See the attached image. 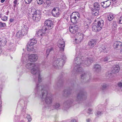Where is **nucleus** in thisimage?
Listing matches in <instances>:
<instances>
[{"label": "nucleus", "instance_id": "c756f323", "mask_svg": "<svg viewBox=\"0 0 122 122\" xmlns=\"http://www.w3.org/2000/svg\"><path fill=\"white\" fill-rule=\"evenodd\" d=\"M53 49L52 47H50L48 48L46 50V56L47 57L48 56L49 53L50 52H51V51H52Z\"/></svg>", "mask_w": 122, "mask_h": 122}, {"label": "nucleus", "instance_id": "cd10ccee", "mask_svg": "<svg viewBox=\"0 0 122 122\" xmlns=\"http://www.w3.org/2000/svg\"><path fill=\"white\" fill-rule=\"evenodd\" d=\"M36 43V40L34 39H31L30 40V42L29 43H30L31 45L33 46Z\"/></svg>", "mask_w": 122, "mask_h": 122}, {"label": "nucleus", "instance_id": "bb28decb", "mask_svg": "<svg viewBox=\"0 0 122 122\" xmlns=\"http://www.w3.org/2000/svg\"><path fill=\"white\" fill-rule=\"evenodd\" d=\"M24 34H23L22 32L20 30L17 33L16 36L18 38H20L22 36L25 35Z\"/></svg>", "mask_w": 122, "mask_h": 122}, {"label": "nucleus", "instance_id": "9b49d317", "mask_svg": "<svg viewBox=\"0 0 122 122\" xmlns=\"http://www.w3.org/2000/svg\"><path fill=\"white\" fill-rule=\"evenodd\" d=\"M45 26H46V28H48L47 31H48L49 30L51 29L53 27V23L52 21L49 20H46L45 22Z\"/></svg>", "mask_w": 122, "mask_h": 122}, {"label": "nucleus", "instance_id": "b1692460", "mask_svg": "<svg viewBox=\"0 0 122 122\" xmlns=\"http://www.w3.org/2000/svg\"><path fill=\"white\" fill-rule=\"evenodd\" d=\"M92 60L91 58L87 59V60H86L85 61V63L87 66H88L92 62Z\"/></svg>", "mask_w": 122, "mask_h": 122}, {"label": "nucleus", "instance_id": "2f4dec72", "mask_svg": "<svg viewBox=\"0 0 122 122\" xmlns=\"http://www.w3.org/2000/svg\"><path fill=\"white\" fill-rule=\"evenodd\" d=\"M109 59L108 57H105L102 59V61L105 62L108 61Z\"/></svg>", "mask_w": 122, "mask_h": 122}, {"label": "nucleus", "instance_id": "dca6fc26", "mask_svg": "<svg viewBox=\"0 0 122 122\" xmlns=\"http://www.w3.org/2000/svg\"><path fill=\"white\" fill-rule=\"evenodd\" d=\"M60 11L58 8H54L52 11V15L54 17H57L60 14Z\"/></svg>", "mask_w": 122, "mask_h": 122}, {"label": "nucleus", "instance_id": "f704fd0d", "mask_svg": "<svg viewBox=\"0 0 122 122\" xmlns=\"http://www.w3.org/2000/svg\"><path fill=\"white\" fill-rule=\"evenodd\" d=\"M101 89L102 90L106 89L107 87V85L106 84H104L102 85Z\"/></svg>", "mask_w": 122, "mask_h": 122}, {"label": "nucleus", "instance_id": "4d7b16f0", "mask_svg": "<svg viewBox=\"0 0 122 122\" xmlns=\"http://www.w3.org/2000/svg\"><path fill=\"white\" fill-rule=\"evenodd\" d=\"M70 122H76V121L75 120H73L71 121Z\"/></svg>", "mask_w": 122, "mask_h": 122}, {"label": "nucleus", "instance_id": "3c124183", "mask_svg": "<svg viewBox=\"0 0 122 122\" xmlns=\"http://www.w3.org/2000/svg\"><path fill=\"white\" fill-rule=\"evenodd\" d=\"M86 121L87 122H90L91 121V119H87L86 120Z\"/></svg>", "mask_w": 122, "mask_h": 122}, {"label": "nucleus", "instance_id": "ea45409f", "mask_svg": "<svg viewBox=\"0 0 122 122\" xmlns=\"http://www.w3.org/2000/svg\"><path fill=\"white\" fill-rule=\"evenodd\" d=\"M104 53H106L107 52V48H105L103 46L102 48Z\"/></svg>", "mask_w": 122, "mask_h": 122}, {"label": "nucleus", "instance_id": "393cba45", "mask_svg": "<svg viewBox=\"0 0 122 122\" xmlns=\"http://www.w3.org/2000/svg\"><path fill=\"white\" fill-rule=\"evenodd\" d=\"M97 9H93L92 10V14L95 16L97 15L99 13V12Z\"/></svg>", "mask_w": 122, "mask_h": 122}, {"label": "nucleus", "instance_id": "052dcab7", "mask_svg": "<svg viewBox=\"0 0 122 122\" xmlns=\"http://www.w3.org/2000/svg\"><path fill=\"white\" fill-rule=\"evenodd\" d=\"M113 1H115L116 0H112Z\"/></svg>", "mask_w": 122, "mask_h": 122}, {"label": "nucleus", "instance_id": "c03bdc74", "mask_svg": "<svg viewBox=\"0 0 122 122\" xmlns=\"http://www.w3.org/2000/svg\"><path fill=\"white\" fill-rule=\"evenodd\" d=\"M101 114V112L97 111L96 112L95 114L96 115H100Z\"/></svg>", "mask_w": 122, "mask_h": 122}, {"label": "nucleus", "instance_id": "a211bd4d", "mask_svg": "<svg viewBox=\"0 0 122 122\" xmlns=\"http://www.w3.org/2000/svg\"><path fill=\"white\" fill-rule=\"evenodd\" d=\"M114 46L117 49H119L122 46V43L119 41H116L114 44Z\"/></svg>", "mask_w": 122, "mask_h": 122}, {"label": "nucleus", "instance_id": "20e7f679", "mask_svg": "<svg viewBox=\"0 0 122 122\" xmlns=\"http://www.w3.org/2000/svg\"><path fill=\"white\" fill-rule=\"evenodd\" d=\"M27 57L28 60H27L26 57H23L22 59V62L24 63V61L25 62L29 61L34 62L36 61L38 59V56L37 54H32L28 56Z\"/></svg>", "mask_w": 122, "mask_h": 122}, {"label": "nucleus", "instance_id": "5fc2aeb1", "mask_svg": "<svg viewBox=\"0 0 122 122\" xmlns=\"http://www.w3.org/2000/svg\"><path fill=\"white\" fill-rule=\"evenodd\" d=\"M86 60H85V61H83L82 62H83V61H84V63H82V64H83V65H84V66H85V64L86 65V64L85 63V61H86Z\"/></svg>", "mask_w": 122, "mask_h": 122}, {"label": "nucleus", "instance_id": "9d476101", "mask_svg": "<svg viewBox=\"0 0 122 122\" xmlns=\"http://www.w3.org/2000/svg\"><path fill=\"white\" fill-rule=\"evenodd\" d=\"M57 45L61 51H64L65 46V42L63 39H61L59 40L57 43Z\"/></svg>", "mask_w": 122, "mask_h": 122}, {"label": "nucleus", "instance_id": "412c9836", "mask_svg": "<svg viewBox=\"0 0 122 122\" xmlns=\"http://www.w3.org/2000/svg\"><path fill=\"white\" fill-rule=\"evenodd\" d=\"M94 69L96 71L98 72L101 70V67L98 64L95 65L94 66Z\"/></svg>", "mask_w": 122, "mask_h": 122}, {"label": "nucleus", "instance_id": "13d9d810", "mask_svg": "<svg viewBox=\"0 0 122 122\" xmlns=\"http://www.w3.org/2000/svg\"><path fill=\"white\" fill-rule=\"evenodd\" d=\"M5 0H1V2L2 3H3Z\"/></svg>", "mask_w": 122, "mask_h": 122}, {"label": "nucleus", "instance_id": "6e6d98bb", "mask_svg": "<svg viewBox=\"0 0 122 122\" xmlns=\"http://www.w3.org/2000/svg\"><path fill=\"white\" fill-rule=\"evenodd\" d=\"M13 20H14L12 19H10V22H12L13 21Z\"/></svg>", "mask_w": 122, "mask_h": 122}, {"label": "nucleus", "instance_id": "e433bc0d", "mask_svg": "<svg viewBox=\"0 0 122 122\" xmlns=\"http://www.w3.org/2000/svg\"><path fill=\"white\" fill-rule=\"evenodd\" d=\"M54 106L56 109L58 108L60 106V104L58 103H56L54 105Z\"/></svg>", "mask_w": 122, "mask_h": 122}, {"label": "nucleus", "instance_id": "de8ad7c7", "mask_svg": "<svg viewBox=\"0 0 122 122\" xmlns=\"http://www.w3.org/2000/svg\"><path fill=\"white\" fill-rule=\"evenodd\" d=\"M17 3V0H15L14 2V5H13L14 7H15L16 6Z\"/></svg>", "mask_w": 122, "mask_h": 122}, {"label": "nucleus", "instance_id": "4468645a", "mask_svg": "<svg viewBox=\"0 0 122 122\" xmlns=\"http://www.w3.org/2000/svg\"><path fill=\"white\" fill-rule=\"evenodd\" d=\"M79 28L77 25H75L70 26L69 30L70 32L72 33H75L77 31Z\"/></svg>", "mask_w": 122, "mask_h": 122}, {"label": "nucleus", "instance_id": "f8f14e48", "mask_svg": "<svg viewBox=\"0 0 122 122\" xmlns=\"http://www.w3.org/2000/svg\"><path fill=\"white\" fill-rule=\"evenodd\" d=\"M83 35L82 34L79 33L76 35V38L75 39V40L76 41V42L77 43L80 42L83 40Z\"/></svg>", "mask_w": 122, "mask_h": 122}, {"label": "nucleus", "instance_id": "f3484780", "mask_svg": "<svg viewBox=\"0 0 122 122\" xmlns=\"http://www.w3.org/2000/svg\"><path fill=\"white\" fill-rule=\"evenodd\" d=\"M119 66L117 65L114 66L112 69L111 71L112 73H118L119 71Z\"/></svg>", "mask_w": 122, "mask_h": 122}, {"label": "nucleus", "instance_id": "1a4fd4ad", "mask_svg": "<svg viewBox=\"0 0 122 122\" xmlns=\"http://www.w3.org/2000/svg\"><path fill=\"white\" fill-rule=\"evenodd\" d=\"M47 30V28H45L44 30H38L36 33V35L38 37L41 38L46 33L48 32V31H46Z\"/></svg>", "mask_w": 122, "mask_h": 122}, {"label": "nucleus", "instance_id": "49530a36", "mask_svg": "<svg viewBox=\"0 0 122 122\" xmlns=\"http://www.w3.org/2000/svg\"><path fill=\"white\" fill-rule=\"evenodd\" d=\"M92 109L91 108H89L88 109L87 112L88 113H90L92 111Z\"/></svg>", "mask_w": 122, "mask_h": 122}, {"label": "nucleus", "instance_id": "f257e3e1", "mask_svg": "<svg viewBox=\"0 0 122 122\" xmlns=\"http://www.w3.org/2000/svg\"><path fill=\"white\" fill-rule=\"evenodd\" d=\"M40 89L42 93L41 98L42 101H45L46 103L47 104H51L52 100V97L48 93L47 91L46 90L45 88L43 86H42L40 84H38L37 85L36 90V92H38L39 91Z\"/></svg>", "mask_w": 122, "mask_h": 122}, {"label": "nucleus", "instance_id": "37998d69", "mask_svg": "<svg viewBox=\"0 0 122 122\" xmlns=\"http://www.w3.org/2000/svg\"><path fill=\"white\" fill-rule=\"evenodd\" d=\"M32 0H25V3L27 4L30 3L31 1Z\"/></svg>", "mask_w": 122, "mask_h": 122}, {"label": "nucleus", "instance_id": "72a5a7b5", "mask_svg": "<svg viewBox=\"0 0 122 122\" xmlns=\"http://www.w3.org/2000/svg\"><path fill=\"white\" fill-rule=\"evenodd\" d=\"M117 21L118 23L122 24V16L117 19Z\"/></svg>", "mask_w": 122, "mask_h": 122}, {"label": "nucleus", "instance_id": "a18cd8bd", "mask_svg": "<svg viewBox=\"0 0 122 122\" xmlns=\"http://www.w3.org/2000/svg\"><path fill=\"white\" fill-rule=\"evenodd\" d=\"M7 19V17L5 16L3 17L2 18V20L4 21L6 20Z\"/></svg>", "mask_w": 122, "mask_h": 122}, {"label": "nucleus", "instance_id": "6ab92c4d", "mask_svg": "<svg viewBox=\"0 0 122 122\" xmlns=\"http://www.w3.org/2000/svg\"><path fill=\"white\" fill-rule=\"evenodd\" d=\"M20 31H21L23 34L25 35L27 33L28 28L27 26L24 25L22 26L21 29Z\"/></svg>", "mask_w": 122, "mask_h": 122}, {"label": "nucleus", "instance_id": "6e6552de", "mask_svg": "<svg viewBox=\"0 0 122 122\" xmlns=\"http://www.w3.org/2000/svg\"><path fill=\"white\" fill-rule=\"evenodd\" d=\"M65 59H62L61 58L57 59L53 62V65L56 68L60 67H62L64 65V61Z\"/></svg>", "mask_w": 122, "mask_h": 122}, {"label": "nucleus", "instance_id": "2eb2a0df", "mask_svg": "<svg viewBox=\"0 0 122 122\" xmlns=\"http://www.w3.org/2000/svg\"><path fill=\"white\" fill-rule=\"evenodd\" d=\"M111 0H108L106 1L102 2L101 5L104 8H106L109 7L111 5Z\"/></svg>", "mask_w": 122, "mask_h": 122}, {"label": "nucleus", "instance_id": "79ce46f5", "mask_svg": "<svg viewBox=\"0 0 122 122\" xmlns=\"http://www.w3.org/2000/svg\"><path fill=\"white\" fill-rule=\"evenodd\" d=\"M5 24L4 23H2L1 22H0V28L5 26Z\"/></svg>", "mask_w": 122, "mask_h": 122}, {"label": "nucleus", "instance_id": "4c0bfd02", "mask_svg": "<svg viewBox=\"0 0 122 122\" xmlns=\"http://www.w3.org/2000/svg\"><path fill=\"white\" fill-rule=\"evenodd\" d=\"M117 86L121 88H122V80L121 82H119L117 83Z\"/></svg>", "mask_w": 122, "mask_h": 122}, {"label": "nucleus", "instance_id": "ddd939ff", "mask_svg": "<svg viewBox=\"0 0 122 122\" xmlns=\"http://www.w3.org/2000/svg\"><path fill=\"white\" fill-rule=\"evenodd\" d=\"M86 94L83 92H81L78 93L77 96L76 100L78 101H80L82 100L85 97Z\"/></svg>", "mask_w": 122, "mask_h": 122}, {"label": "nucleus", "instance_id": "09e8293b", "mask_svg": "<svg viewBox=\"0 0 122 122\" xmlns=\"http://www.w3.org/2000/svg\"><path fill=\"white\" fill-rule=\"evenodd\" d=\"M27 117L28 121L29 122H30L31 120V119L30 116L29 115H28Z\"/></svg>", "mask_w": 122, "mask_h": 122}, {"label": "nucleus", "instance_id": "4be33fe9", "mask_svg": "<svg viewBox=\"0 0 122 122\" xmlns=\"http://www.w3.org/2000/svg\"><path fill=\"white\" fill-rule=\"evenodd\" d=\"M34 47L33 45H31L29 43H28L27 46V49L28 51H32Z\"/></svg>", "mask_w": 122, "mask_h": 122}, {"label": "nucleus", "instance_id": "bf43d9fd", "mask_svg": "<svg viewBox=\"0 0 122 122\" xmlns=\"http://www.w3.org/2000/svg\"><path fill=\"white\" fill-rule=\"evenodd\" d=\"M120 51H121V53L122 52V49H121V50Z\"/></svg>", "mask_w": 122, "mask_h": 122}, {"label": "nucleus", "instance_id": "0eeeda50", "mask_svg": "<svg viewBox=\"0 0 122 122\" xmlns=\"http://www.w3.org/2000/svg\"><path fill=\"white\" fill-rule=\"evenodd\" d=\"M80 15L77 12H73L71 16V22L73 23H76L79 21Z\"/></svg>", "mask_w": 122, "mask_h": 122}, {"label": "nucleus", "instance_id": "7ed1b4c3", "mask_svg": "<svg viewBox=\"0 0 122 122\" xmlns=\"http://www.w3.org/2000/svg\"><path fill=\"white\" fill-rule=\"evenodd\" d=\"M27 62H25L24 61V63H27L25 65V67L27 69L31 70V73L33 75H35L36 73H38L39 72V68L35 64Z\"/></svg>", "mask_w": 122, "mask_h": 122}, {"label": "nucleus", "instance_id": "58836bf2", "mask_svg": "<svg viewBox=\"0 0 122 122\" xmlns=\"http://www.w3.org/2000/svg\"><path fill=\"white\" fill-rule=\"evenodd\" d=\"M38 4L41 5L43 2V0H37Z\"/></svg>", "mask_w": 122, "mask_h": 122}, {"label": "nucleus", "instance_id": "603ef678", "mask_svg": "<svg viewBox=\"0 0 122 122\" xmlns=\"http://www.w3.org/2000/svg\"><path fill=\"white\" fill-rule=\"evenodd\" d=\"M1 103V102H0V111L1 110L2 108Z\"/></svg>", "mask_w": 122, "mask_h": 122}, {"label": "nucleus", "instance_id": "5701e85b", "mask_svg": "<svg viewBox=\"0 0 122 122\" xmlns=\"http://www.w3.org/2000/svg\"><path fill=\"white\" fill-rule=\"evenodd\" d=\"M7 42L6 39L5 38H3L0 41V46H5Z\"/></svg>", "mask_w": 122, "mask_h": 122}, {"label": "nucleus", "instance_id": "c9c22d12", "mask_svg": "<svg viewBox=\"0 0 122 122\" xmlns=\"http://www.w3.org/2000/svg\"><path fill=\"white\" fill-rule=\"evenodd\" d=\"M87 75L85 73H83L81 75V79L83 80L84 79L86 78L87 77Z\"/></svg>", "mask_w": 122, "mask_h": 122}, {"label": "nucleus", "instance_id": "473e14b6", "mask_svg": "<svg viewBox=\"0 0 122 122\" xmlns=\"http://www.w3.org/2000/svg\"><path fill=\"white\" fill-rule=\"evenodd\" d=\"M40 71L39 70V73H36V74H36H37L38 75V81L39 82H41L42 81V78L41 77V76L40 75Z\"/></svg>", "mask_w": 122, "mask_h": 122}, {"label": "nucleus", "instance_id": "7c9ffc66", "mask_svg": "<svg viewBox=\"0 0 122 122\" xmlns=\"http://www.w3.org/2000/svg\"><path fill=\"white\" fill-rule=\"evenodd\" d=\"M117 25L116 21H114L113 22L112 28L113 30H115L116 29Z\"/></svg>", "mask_w": 122, "mask_h": 122}, {"label": "nucleus", "instance_id": "8fccbe9b", "mask_svg": "<svg viewBox=\"0 0 122 122\" xmlns=\"http://www.w3.org/2000/svg\"><path fill=\"white\" fill-rule=\"evenodd\" d=\"M119 57L120 59H122V52L121 53L120 52V53L119 54Z\"/></svg>", "mask_w": 122, "mask_h": 122}, {"label": "nucleus", "instance_id": "aec40b11", "mask_svg": "<svg viewBox=\"0 0 122 122\" xmlns=\"http://www.w3.org/2000/svg\"><path fill=\"white\" fill-rule=\"evenodd\" d=\"M96 43L97 42L95 40H92L88 43V44L90 48H92L94 46Z\"/></svg>", "mask_w": 122, "mask_h": 122}, {"label": "nucleus", "instance_id": "a19ab883", "mask_svg": "<svg viewBox=\"0 0 122 122\" xmlns=\"http://www.w3.org/2000/svg\"><path fill=\"white\" fill-rule=\"evenodd\" d=\"M84 25L85 28H87L89 27V25L86 22H85L84 23Z\"/></svg>", "mask_w": 122, "mask_h": 122}, {"label": "nucleus", "instance_id": "f03ea898", "mask_svg": "<svg viewBox=\"0 0 122 122\" xmlns=\"http://www.w3.org/2000/svg\"><path fill=\"white\" fill-rule=\"evenodd\" d=\"M40 11L32 7L31 8V12L28 15L30 18H32L33 20L36 21H39L40 20Z\"/></svg>", "mask_w": 122, "mask_h": 122}, {"label": "nucleus", "instance_id": "680f3d73", "mask_svg": "<svg viewBox=\"0 0 122 122\" xmlns=\"http://www.w3.org/2000/svg\"><path fill=\"white\" fill-rule=\"evenodd\" d=\"M48 5H50V4H48Z\"/></svg>", "mask_w": 122, "mask_h": 122}, {"label": "nucleus", "instance_id": "423d86ee", "mask_svg": "<svg viewBox=\"0 0 122 122\" xmlns=\"http://www.w3.org/2000/svg\"><path fill=\"white\" fill-rule=\"evenodd\" d=\"M104 25V22L101 20L97 22V24H95L93 25L92 26V29L94 31H97L100 30Z\"/></svg>", "mask_w": 122, "mask_h": 122}, {"label": "nucleus", "instance_id": "c85d7f7f", "mask_svg": "<svg viewBox=\"0 0 122 122\" xmlns=\"http://www.w3.org/2000/svg\"><path fill=\"white\" fill-rule=\"evenodd\" d=\"M100 6V5L98 3H95L94 4V8L93 9L99 10Z\"/></svg>", "mask_w": 122, "mask_h": 122}, {"label": "nucleus", "instance_id": "a878e982", "mask_svg": "<svg viewBox=\"0 0 122 122\" xmlns=\"http://www.w3.org/2000/svg\"><path fill=\"white\" fill-rule=\"evenodd\" d=\"M115 17V15L112 14H108L107 15V19L110 21H111Z\"/></svg>", "mask_w": 122, "mask_h": 122}, {"label": "nucleus", "instance_id": "864d4df0", "mask_svg": "<svg viewBox=\"0 0 122 122\" xmlns=\"http://www.w3.org/2000/svg\"><path fill=\"white\" fill-rule=\"evenodd\" d=\"M86 60H85V61H83L82 62H83V61H84V63H82V64H83V65H84V66H85V64L86 65V64L85 63V61H86Z\"/></svg>", "mask_w": 122, "mask_h": 122}, {"label": "nucleus", "instance_id": "39448f33", "mask_svg": "<svg viewBox=\"0 0 122 122\" xmlns=\"http://www.w3.org/2000/svg\"><path fill=\"white\" fill-rule=\"evenodd\" d=\"M76 57L74 62V64L75 66L74 69H76V71L77 72H82V68L79 66L80 64H81V59H80L79 57H78L77 56H76Z\"/></svg>", "mask_w": 122, "mask_h": 122}]
</instances>
